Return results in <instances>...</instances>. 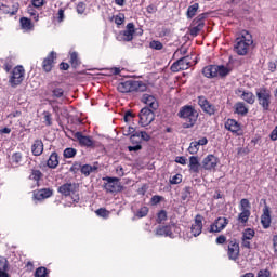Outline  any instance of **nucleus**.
I'll list each match as a JSON object with an SVG mask.
<instances>
[{
    "mask_svg": "<svg viewBox=\"0 0 277 277\" xmlns=\"http://www.w3.org/2000/svg\"><path fill=\"white\" fill-rule=\"evenodd\" d=\"M252 44H254L252 35L247 30H242L240 37L236 39L235 52L238 55H247Z\"/></svg>",
    "mask_w": 277,
    "mask_h": 277,
    "instance_id": "1",
    "label": "nucleus"
},
{
    "mask_svg": "<svg viewBox=\"0 0 277 277\" xmlns=\"http://www.w3.org/2000/svg\"><path fill=\"white\" fill-rule=\"evenodd\" d=\"M179 118L184 120V129H192L198 120V110L194 106L185 105L177 113Z\"/></svg>",
    "mask_w": 277,
    "mask_h": 277,
    "instance_id": "2",
    "label": "nucleus"
},
{
    "mask_svg": "<svg viewBox=\"0 0 277 277\" xmlns=\"http://www.w3.org/2000/svg\"><path fill=\"white\" fill-rule=\"evenodd\" d=\"M118 92L122 94H127L129 92H146L147 87L146 83L137 80H127L124 82H120L117 87Z\"/></svg>",
    "mask_w": 277,
    "mask_h": 277,
    "instance_id": "3",
    "label": "nucleus"
},
{
    "mask_svg": "<svg viewBox=\"0 0 277 277\" xmlns=\"http://www.w3.org/2000/svg\"><path fill=\"white\" fill-rule=\"evenodd\" d=\"M259 105L267 111L269 105L272 104V91L267 88H260L255 91Z\"/></svg>",
    "mask_w": 277,
    "mask_h": 277,
    "instance_id": "4",
    "label": "nucleus"
},
{
    "mask_svg": "<svg viewBox=\"0 0 277 277\" xmlns=\"http://www.w3.org/2000/svg\"><path fill=\"white\" fill-rule=\"evenodd\" d=\"M24 79H25V68H23V66H16L11 71L9 83L11 84V88H16L23 83Z\"/></svg>",
    "mask_w": 277,
    "mask_h": 277,
    "instance_id": "5",
    "label": "nucleus"
},
{
    "mask_svg": "<svg viewBox=\"0 0 277 277\" xmlns=\"http://www.w3.org/2000/svg\"><path fill=\"white\" fill-rule=\"evenodd\" d=\"M240 213L238 214V222L240 224H246L248 220H250L252 206L250 205V200L241 199L239 203Z\"/></svg>",
    "mask_w": 277,
    "mask_h": 277,
    "instance_id": "6",
    "label": "nucleus"
},
{
    "mask_svg": "<svg viewBox=\"0 0 277 277\" xmlns=\"http://www.w3.org/2000/svg\"><path fill=\"white\" fill-rule=\"evenodd\" d=\"M138 118V124H141V127H148V124H151L153 121L155 120V113L150 110L148 107H144L140 111Z\"/></svg>",
    "mask_w": 277,
    "mask_h": 277,
    "instance_id": "7",
    "label": "nucleus"
},
{
    "mask_svg": "<svg viewBox=\"0 0 277 277\" xmlns=\"http://www.w3.org/2000/svg\"><path fill=\"white\" fill-rule=\"evenodd\" d=\"M189 66H192V58L184 56L171 65V70L172 72H179L180 70H187Z\"/></svg>",
    "mask_w": 277,
    "mask_h": 277,
    "instance_id": "8",
    "label": "nucleus"
},
{
    "mask_svg": "<svg viewBox=\"0 0 277 277\" xmlns=\"http://www.w3.org/2000/svg\"><path fill=\"white\" fill-rule=\"evenodd\" d=\"M107 183L105 184L106 192L109 194H116L122 192V185H120V179L118 177H106Z\"/></svg>",
    "mask_w": 277,
    "mask_h": 277,
    "instance_id": "9",
    "label": "nucleus"
},
{
    "mask_svg": "<svg viewBox=\"0 0 277 277\" xmlns=\"http://www.w3.org/2000/svg\"><path fill=\"white\" fill-rule=\"evenodd\" d=\"M75 137L79 142L80 146H83L84 148H94L96 146V142L92 136L83 135L81 132H76Z\"/></svg>",
    "mask_w": 277,
    "mask_h": 277,
    "instance_id": "10",
    "label": "nucleus"
},
{
    "mask_svg": "<svg viewBox=\"0 0 277 277\" xmlns=\"http://www.w3.org/2000/svg\"><path fill=\"white\" fill-rule=\"evenodd\" d=\"M228 219L224 216L217 217L213 224L210 225L209 233H222L228 226Z\"/></svg>",
    "mask_w": 277,
    "mask_h": 277,
    "instance_id": "11",
    "label": "nucleus"
},
{
    "mask_svg": "<svg viewBox=\"0 0 277 277\" xmlns=\"http://www.w3.org/2000/svg\"><path fill=\"white\" fill-rule=\"evenodd\" d=\"M198 105L201 107L202 111L205 114H208L209 116H213L215 114V106H213L207 97L205 96H199L198 97Z\"/></svg>",
    "mask_w": 277,
    "mask_h": 277,
    "instance_id": "12",
    "label": "nucleus"
},
{
    "mask_svg": "<svg viewBox=\"0 0 277 277\" xmlns=\"http://www.w3.org/2000/svg\"><path fill=\"white\" fill-rule=\"evenodd\" d=\"M227 255L230 261H237L239 259V243L237 241L232 240L228 242Z\"/></svg>",
    "mask_w": 277,
    "mask_h": 277,
    "instance_id": "13",
    "label": "nucleus"
},
{
    "mask_svg": "<svg viewBox=\"0 0 277 277\" xmlns=\"http://www.w3.org/2000/svg\"><path fill=\"white\" fill-rule=\"evenodd\" d=\"M141 101L142 103H144V105H147V107H150V109H154V110L159 109V102H157V97H155L154 95L145 93L143 94Z\"/></svg>",
    "mask_w": 277,
    "mask_h": 277,
    "instance_id": "14",
    "label": "nucleus"
},
{
    "mask_svg": "<svg viewBox=\"0 0 277 277\" xmlns=\"http://www.w3.org/2000/svg\"><path fill=\"white\" fill-rule=\"evenodd\" d=\"M190 233L194 237H198L202 233V215L197 214L195 216L194 224L190 227Z\"/></svg>",
    "mask_w": 277,
    "mask_h": 277,
    "instance_id": "15",
    "label": "nucleus"
},
{
    "mask_svg": "<svg viewBox=\"0 0 277 277\" xmlns=\"http://www.w3.org/2000/svg\"><path fill=\"white\" fill-rule=\"evenodd\" d=\"M202 168L203 170H215V168H217V157L214 155H208L202 160Z\"/></svg>",
    "mask_w": 277,
    "mask_h": 277,
    "instance_id": "16",
    "label": "nucleus"
},
{
    "mask_svg": "<svg viewBox=\"0 0 277 277\" xmlns=\"http://www.w3.org/2000/svg\"><path fill=\"white\" fill-rule=\"evenodd\" d=\"M236 94L237 96H239L242 101H245L246 103H248L249 105H254V93L250 92V91H243L241 89L236 90Z\"/></svg>",
    "mask_w": 277,
    "mask_h": 277,
    "instance_id": "17",
    "label": "nucleus"
},
{
    "mask_svg": "<svg viewBox=\"0 0 277 277\" xmlns=\"http://www.w3.org/2000/svg\"><path fill=\"white\" fill-rule=\"evenodd\" d=\"M57 54L55 52H51L48 57L44 58L42 66L45 72H51L53 69V62H55Z\"/></svg>",
    "mask_w": 277,
    "mask_h": 277,
    "instance_id": "18",
    "label": "nucleus"
},
{
    "mask_svg": "<svg viewBox=\"0 0 277 277\" xmlns=\"http://www.w3.org/2000/svg\"><path fill=\"white\" fill-rule=\"evenodd\" d=\"M77 189V186L72 183H66L58 187V193L63 196H72L75 194V190Z\"/></svg>",
    "mask_w": 277,
    "mask_h": 277,
    "instance_id": "19",
    "label": "nucleus"
},
{
    "mask_svg": "<svg viewBox=\"0 0 277 277\" xmlns=\"http://www.w3.org/2000/svg\"><path fill=\"white\" fill-rule=\"evenodd\" d=\"M261 224L263 228L267 229L272 226V215L269 214V208L265 207L263 209V214L261 215Z\"/></svg>",
    "mask_w": 277,
    "mask_h": 277,
    "instance_id": "20",
    "label": "nucleus"
},
{
    "mask_svg": "<svg viewBox=\"0 0 277 277\" xmlns=\"http://www.w3.org/2000/svg\"><path fill=\"white\" fill-rule=\"evenodd\" d=\"M133 34H135V25L129 23L127 29L122 32V40H124V42H131V40H133Z\"/></svg>",
    "mask_w": 277,
    "mask_h": 277,
    "instance_id": "21",
    "label": "nucleus"
},
{
    "mask_svg": "<svg viewBox=\"0 0 277 277\" xmlns=\"http://www.w3.org/2000/svg\"><path fill=\"white\" fill-rule=\"evenodd\" d=\"M10 262L4 256H0V277H10Z\"/></svg>",
    "mask_w": 277,
    "mask_h": 277,
    "instance_id": "22",
    "label": "nucleus"
},
{
    "mask_svg": "<svg viewBox=\"0 0 277 277\" xmlns=\"http://www.w3.org/2000/svg\"><path fill=\"white\" fill-rule=\"evenodd\" d=\"M31 153L35 157H40L44 153V143L42 140H36L31 145Z\"/></svg>",
    "mask_w": 277,
    "mask_h": 277,
    "instance_id": "23",
    "label": "nucleus"
},
{
    "mask_svg": "<svg viewBox=\"0 0 277 277\" xmlns=\"http://www.w3.org/2000/svg\"><path fill=\"white\" fill-rule=\"evenodd\" d=\"M225 129L232 133H239L241 131V124H239L235 119H227V122H225Z\"/></svg>",
    "mask_w": 277,
    "mask_h": 277,
    "instance_id": "24",
    "label": "nucleus"
},
{
    "mask_svg": "<svg viewBox=\"0 0 277 277\" xmlns=\"http://www.w3.org/2000/svg\"><path fill=\"white\" fill-rule=\"evenodd\" d=\"M189 172H193L194 174H198L200 172V160H198L197 156H190L189 157Z\"/></svg>",
    "mask_w": 277,
    "mask_h": 277,
    "instance_id": "25",
    "label": "nucleus"
},
{
    "mask_svg": "<svg viewBox=\"0 0 277 277\" xmlns=\"http://www.w3.org/2000/svg\"><path fill=\"white\" fill-rule=\"evenodd\" d=\"M21 8V5L18 4V2H15L12 4V9L2 5L0 6V14H10V16H14L18 13V9Z\"/></svg>",
    "mask_w": 277,
    "mask_h": 277,
    "instance_id": "26",
    "label": "nucleus"
},
{
    "mask_svg": "<svg viewBox=\"0 0 277 277\" xmlns=\"http://www.w3.org/2000/svg\"><path fill=\"white\" fill-rule=\"evenodd\" d=\"M51 196H53V189L51 188H42L35 194L36 200H44L51 198Z\"/></svg>",
    "mask_w": 277,
    "mask_h": 277,
    "instance_id": "27",
    "label": "nucleus"
},
{
    "mask_svg": "<svg viewBox=\"0 0 277 277\" xmlns=\"http://www.w3.org/2000/svg\"><path fill=\"white\" fill-rule=\"evenodd\" d=\"M202 75H205V77H207L208 79H211L213 77H217V68L216 65H210V66H206L202 69Z\"/></svg>",
    "mask_w": 277,
    "mask_h": 277,
    "instance_id": "28",
    "label": "nucleus"
},
{
    "mask_svg": "<svg viewBox=\"0 0 277 277\" xmlns=\"http://www.w3.org/2000/svg\"><path fill=\"white\" fill-rule=\"evenodd\" d=\"M158 237H173L171 226H160L156 229Z\"/></svg>",
    "mask_w": 277,
    "mask_h": 277,
    "instance_id": "29",
    "label": "nucleus"
},
{
    "mask_svg": "<svg viewBox=\"0 0 277 277\" xmlns=\"http://www.w3.org/2000/svg\"><path fill=\"white\" fill-rule=\"evenodd\" d=\"M202 29H205V23H202V22H200L198 24L193 23V27L189 28V34H190V36L196 38V36H198Z\"/></svg>",
    "mask_w": 277,
    "mask_h": 277,
    "instance_id": "30",
    "label": "nucleus"
},
{
    "mask_svg": "<svg viewBox=\"0 0 277 277\" xmlns=\"http://www.w3.org/2000/svg\"><path fill=\"white\" fill-rule=\"evenodd\" d=\"M19 23H21V27H22V29H24V31L34 30V24L31 23V19H29L27 17H22L19 19Z\"/></svg>",
    "mask_w": 277,
    "mask_h": 277,
    "instance_id": "31",
    "label": "nucleus"
},
{
    "mask_svg": "<svg viewBox=\"0 0 277 277\" xmlns=\"http://www.w3.org/2000/svg\"><path fill=\"white\" fill-rule=\"evenodd\" d=\"M230 74V68L224 65H216V77H226Z\"/></svg>",
    "mask_w": 277,
    "mask_h": 277,
    "instance_id": "32",
    "label": "nucleus"
},
{
    "mask_svg": "<svg viewBox=\"0 0 277 277\" xmlns=\"http://www.w3.org/2000/svg\"><path fill=\"white\" fill-rule=\"evenodd\" d=\"M96 170H98V167L90 164H84L81 168V172L84 176H90V174H92V172H96Z\"/></svg>",
    "mask_w": 277,
    "mask_h": 277,
    "instance_id": "33",
    "label": "nucleus"
},
{
    "mask_svg": "<svg viewBox=\"0 0 277 277\" xmlns=\"http://www.w3.org/2000/svg\"><path fill=\"white\" fill-rule=\"evenodd\" d=\"M56 166H60V159L57 157V153H52L48 160V167L55 168Z\"/></svg>",
    "mask_w": 277,
    "mask_h": 277,
    "instance_id": "34",
    "label": "nucleus"
},
{
    "mask_svg": "<svg viewBox=\"0 0 277 277\" xmlns=\"http://www.w3.org/2000/svg\"><path fill=\"white\" fill-rule=\"evenodd\" d=\"M200 5L198 3H194L193 5L188 6L186 16L187 18H194Z\"/></svg>",
    "mask_w": 277,
    "mask_h": 277,
    "instance_id": "35",
    "label": "nucleus"
},
{
    "mask_svg": "<svg viewBox=\"0 0 277 277\" xmlns=\"http://www.w3.org/2000/svg\"><path fill=\"white\" fill-rule=\"evenodd\" d=\"M236 114H239L240 116H246L248 114V107H246V104L243 102H239L235 106Z\"/></svg>",
    "mask_w": 277,
    "mask_h": 277,
    "instance_id": "36",
    "label": "nucleus"
},
{
    "mask_svg": "<svg viewBox=\"0 0 277 277\" xmlns=\"http://www.w3.org/2000/svg\"><path fill=\"white\" fill-rule=\"evenodd\" d=\"M256 233L254 232V229L252 228H247L242 232V239H246V240H249V241H252V239H254V235Z\"/></svg>",
    "mask_w": 277,
    "mask_h": 277,
    "instance_id": "37",
    "label": "nucleus"
},
{
    "mask_svg": "<svg viewBox=\"0 0 277 277\" xmlns=\"http://www.w3.org/2000/svg\"><path fill=\"white\" fill-rule=\"evenodd\" d=\"M142 137L144 142H150V134H147L146 131L142 132H135L134 134L131 135V140H135V137Z\"/></svg>",
    "mask_w": 277,
    "mask_h": 277,
    "instance_id": "38",
    "label": "nucleus"
},
{
    "mask_svg": "<svg viewBox=\"0 0 277 277\" xmlns=\"http://www.w3.org/2000/svg\"><path fill=\"white\" fill-rule=\"evenodd\" d=\"M30 181H36L38 185V181L42 179V172L40 170H32L31 174L29 175Z\"/></svg>",
    "mask_w": 277,
    "mask_h": 277,
    "instance_id": "39",
    "label": "nucleus"
},
{
    "mask_svg": "<svg viewBox=\"0 0 277 277\" xmlns=\"http://www.w3.org/2000/svg\"><path fill=\"white\" fill-rule=\"evenodd\" d=\"M64 157L65 159H72V157H75V155H77V149L72 148V147H68L64 150Z\"/></svg>",
    "mask_w": 277,
    "mask_h": 277,
    "instance_id": "40",
    "label": "nucleus"
},
{
    "mask_svg": "<svg viewBox=\"0 0 277 277\" xmlns=\"http://www.w3.org/2000/svg\"><path fill=\"white\" fill-rule=\"evenodd\" d=\"M198 150H200V146L198 145V143L196 141L192 142L188 147V153L190 155H196V153H198Z\"/></svg>",
    "mask_w": 277,
    "mask_h": 277,
    "instance_id": "41",
    "label": "nucleus"
},
{
    "mask_svg": "<svg viewBox=\"0 0 277 277\" xmlns=\"http://www.w3.org/2000/svg\"><path fill=\"white\" fill-rule=\"evenodd\" d=\"M171 185H179L180 183H183V175L182 174H175L172 177H170Z\"/></svg>",
    "mask_w": 277,
    "mask_h": 277,
    "instance_id": "42",
    "label": "nucleus"
},
{
    "mask_svg": "<svg viewBox=\"0 0 277 277\" xmlns=\"http://www.w3.org/2000/svg\"><path fill=\"white\" fill-rule=\"evenodd\" d=\"M168 220V212L166 210H161L158 212L157 222L161 224V222H166Z\"/></svg>",
    "mask_w": 277,
    "mask_h": 277,
    "instance_id": "43",
    "label": "nucleus"
},
{
    "mask_svg": "<svg viewBox=\"0 0 277 277\" xmlns=\"http://www.w3.org/2000/svg\"><path fill=\"white\" fill-rule=\"evenodd\" d=\"M48 274L47 267H39L36 269L35 277H47Z\"/></svg>",
    "mask_w": 277,
    "mask_h": 277,
    "instance_id": "44",
    "label": "nucleus"
},
{
    "mask_svg": "<svg viewBox=\"0 0 277 277\" xmlns=\"http://www.w3.org/2000/svg\"><path fill=\"white\" fill-rule=\"evenodd\" d=\"M136 217H146L148 215V207L144 206L136 212Z\"/></svg>",
    "mask_w": 277,
    "mask_h": 277,
    "instance_id": "45",
    "label": "nucleus"
},
{
    "mask_svg": "<svg viewBox=\"0 0 277 277\" xmlns=\"http://www.w3.org/2000/svg\"><path fill=\"white\" fill-rule=\"evenodd\" d=\"M70 64H71L74 67L79 66V57H78L77 52H74V53L70 54Z\"/></svg>",
    "mask_w": 277,
    "mask_h": 277,
    "instance_id": "46",
    "label": "nucleus"
},
{
    "mask_svg": "<svg viewBox=\"0 0 277 277\" xmlns=\"http://www.w3.org/2000/svg\"><path fill=\"white\" fill-rule=\"evenodd\" d=\"M150 49H155L156 51H161L163 49V43L161 41H151L149 43Z\"/></svg>",
    "mask_w": 277,
    "mask_h": 277,
    "instance_id": "47",
    "label": "nucleus"
},
{
    "mask_svg": "<svg viewBox=\"0 0 277 277\" xmlns=\"http://www.w3.org/2000/svg\"><path fill=\"white\" fill-rule=\"evenodd\" d=\"M43 119H44V122L48 127H51V124H53V119L51 118V113L44 111L43 113Z\"/></svg>",
    "mask_w": 277,
    "mask_h": 277,
    "instance_id": "48",
    "label": "nucleus"
},
{
    "mask_svg": "<svg viewBox=\"0 0 277 277\" xmlns=\"http://www.w3.org/2000/svg\"><path fill=\"white\" fill-rule=\"evenodd\" d=\"M95 213L100 217H108L109 216V211L105 210V208H100L98 210L95 211Z\"/></svg>",
    "mask_w": 277,
    "mask_h": 277,
    "instance_id": "49",
    "label": "nucleus"
},
{
    "mask_svg": "<svg viewBox=\"0 0 277 277\" xmlns=\"http://www.w3.org/2000/svg\"><path fill=\"white\" fill-rule=\"evenodd\" d=\"M85 8H87L85 2H79L77 4L76 10H77L78 14H83L85 12Z\"/></svg>",
    "mask_w": 277,
    "mask_h": 277,
    "instance_id": "50",
    "label": "nucleus"
},
{
    "mask_svg": "<svg viewBox=\"0 0 277 277\" xmlns=\"http://www.w3.org/2000/svg\"><path fill=\"white\" fill-rule=\"evenodd\" d=\"M133 133H135V128L131 126L123 128V135L129 136V135H133Z\"/></svg>",
    "mask_w": 277,
    "mask_h": 277,
    "instance_id": "51",
    "label": "nucleus"
},
{
    "mask_svg": "<svg viewBox=\"0 0 277 277\" xmlns=\"http://www.w3.org/2000/svg\"><path fill=\"white\" fill-rule=\"evenodd\" d=\"M22 159H23V154H21V153H15L12 156V161L14 163H21Z\"/></svg>",
    "mask_w": 277,
    "mask_h": 277,
    "instance_id": "52",
    "label": "nucleus"
},
{
    "mask_svg": "<svg viewBox=\"0 0 277 277\" xmlns=\"http://www.w3.org/2000/svg\"><path fill=\"white\" fill-rule=\"evenodd\" d=\"M207 18V14L202 13L199 14L194 21L193 23L198 24V23H205V19Z\"/></svg>",
    "mask_w": 277,
    "mask_h": 277,
    "instance_id": "53",
    "label": "nucleus"
},
{
    "mask_svg": "<svg viewBox=\"0 0 277 277\" xmlns=\"http://www.w3.org/2000/svg\"><path fill=\"white\" fill-rule=\"evenodd\" d=\"M53 96H55L56 98H62V96H64V90L60 88L54 89Z\"/></svg>",
    "mask_w": 277,
    "mask_h": 277,
    "instance_id": "54",
    "label": "nucleus"
},
{
    "mask_svg": "<svg viewBox=\"0 0 277 277\" xmlns=\"http://www.w3.org/2000/svg\"><path fill=\"white\" fill-rule=\"evenodd\" d=\"M175 163H180L181 166H187V158L183 156H177L175 158Z\"/></svg>",
    "mask_w": 277,
    "mask_h": 277,
    "instance_id": "55",
    "label": "nucleus"
},
{
    "mask_svg": "<svg viewBox=\"0 0 277 277\" xmlns=\"http://www.w3.org/2000/svg\"><path fill=\"white\" fill-rule=\"evenodd\" d=\"M269 276H272V273H269L268 269H261L259 271L256 277H269Z\"/></svg>",
    "mask_w": 277,
    "mask_h": 277,
    "instance_id": "56",
    "label": "nucleus"
},
{
    "mask_svg": "<svg viewBox=\"0 0 277 277\" xmlns=\"http://www.w3.org/2000/svg\"><path fill=\"white\" fill-rule=\"evenodd\" d=\"M161 200H163V197H161L159 195H155L151 197V205H159V202H161Z\"/></svg>",
    "mask_w": 277,
    "mask_h": 277,
    "instance_id": "57",
    "label": "nucleus"
},
{
    "mask_svg": "<svg viewBox=\"0 0 277 277\" xmlns=\"http://www.w3.org/2000/svg\"><path fill=\"white\" fill-rule=\"evenodd\" d=\"M241 246L242 248H247L248 250L252 248V243L250 242V240H246V238H241Z\"/></svg>",
    "mask_w": 277,
    "mask_h": 277,
    "instance_id": "58",
    "label": "nucleus"
},
{
    "mask_svg": "<svg viewBox=\"0 0 277 277\" xmlns=\"http://www.w3.org/2000/svg\"><path fill=\"white\" fill-rule=\"evenodd\" d=\"M115 23L116 25H122V23H124V15L115 16Z\"/></svg>",
    "mask_w": 277,
    "mask_h": 277,
    "instance_id": "59",
    "label": "nucleus"
},
{
    "mask_svg": "<svg viewBox=\"0 0 277 277\" xmlns=\"http://www.w3.org/2000/svg\"><path fill=\"white\" fill-rule=\"evenodd\" d=\"M181 199L182 200H189V189H184L183 192H182V196H181Z\"/></svg>",
    "mask_w": 277,
    "mask_h": 277,
    "instance_id": "60",
    "label": "nucleus"
},
{
    "mask_svg": "<svg viewBox=\"0 0 277 277\" xmlns=\"http://www.w3.org/2000/svg\"><path fill=\"white\" fill-rule=\"evenodd\" d=\"M116 174L117 176H124V169L122 168V166H118L116 168Z\"/></svg>",
    "mask_w": 277,
    "mask_h": 277,
    "instance_id": "61",
    "label": "nucleus"
},
{
    "mask_svg": "<svg viewBox=\"0 0 277 277\" xmlns=\"http://www.w3.org/2000/svg\"><path fill=\"white\" fill-rule=\"evenodd\" d=\"M225 241H226V236H224V235H221L216 238L217 245H224Z\"/></svg>",
    "mask_w": 277,
    "mask_h": 277,
    "instance_id": "62",
    "label": "nucleus"
},
{
    "mask_svg": "<svg viewBox=\"0 0 277 277\" xmlns=\"http://www.w3.org/2000/svg\"><path fill=\"white\" fill-rule=\"evenodd\" d=\"M273 250L277 254V235L273 236Z\"/></svg>",
    "mask_w": 277,
    "mask_h": 277,
    "instance_id": "63",
    "label": "nucleus"
},
{
    "mask_svg": "<svg viewBox=\"0 0 277 277\" xmlns=\"http://www.w3.org/2000/svg\"><path fill=\"white\" fill-rule=\"evenodd\" d=\"M271 140H273V142H276L277 140V126L271 133Z\"/></svg>",
    "mask_w": 277,
    "mask_h": 277,
    "instance_id": "64",
    "label": "nucleus"
}]
</instances>
